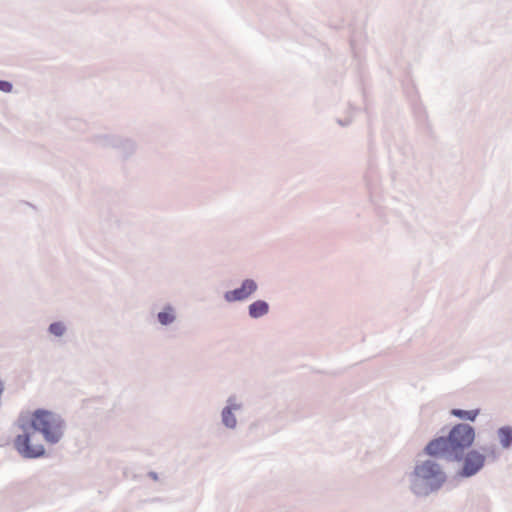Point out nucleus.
<instances>
[{
    "label": "nucleus",
    "instance_id": "obj_1",
    "mask_svg": "<svg viewBox=\"0 0 512 512\" xmlns=\"http://www.w3.org/2000/svg\"><path fill=\"white\" fill-rule=\"evenodd\" d=\"M475 429L467 423L454 425L447 436H440L429 441L424 452L436 459L460 462L464 452L469 450L475 440Z\"/></svg>",
    "mask_w": 512,
    "mask_h": 512
},
{
    "label": "nucleus",
    "instance_id": "obj_2",
    "mask_svg": "<svg viewBox=\"0 0 512 512\" xmlns=\"http://www.w3.org/2000/svg\"><path fill=\"white\" fill-rule=\"evenodd\" d=\"M405 477L408 490L417 498L438 493L447 481L444 467L431 458L416 460Z\"/></svg>",
    "mask_w": 512,
    "mask_h": 512
},
{
    "label": "nucleus",
    "instance_id": "obj_3",
    "mask_svg": "<svg viewBox=\"0 0 512 512\" xmlns=\"http://www.w3.org/2000/svg\"><path fill=\"white\" fill-rule=\"evenodd\" d=\"M30 427L33 432L40 434L49 445H56L62 441L67 430L64 417L52 410L36 409L30 418Z\"/></svg>",
    "mask_w": 512,
    "mask_h": 512
},
{
    "label": "nucleus",
    "instance_id": "obj_4",
    "mask_svg": "<svg viewBox=\"0 0 512 512\" xmlns=\"http://www.w3.org/2000/svg\"><path fill=\"white\" fill-rule=\"evenodd\" d=\"M497 456V446L494 443L481 446L480 449H469L464 452L460 461L463 464L457 475L461 478H471L484 468L487 457L497 458Z\"/></svg>",
    "mask_w": 512,
    "mask_h": 512
},
{
    "label": "nucleus",
    "instance_id": "obj_5",
    "mask_svg": "<svg viewBox=\"0 0 512 512\" xmlns=\"http://www.w3.org/2000/svg\"><path fill=\"white\" fill-rule=\"evenodd\" d=\"M245 411V402L241 396L230 394L226 397L220 411V426L228 432H236L240 427V416Z\"/></svg>",
    "mask_w": 512,
    "mask_h": 512
},
{
    "label": "nucleus",
    "instance_id": "obj_6",
    "mask_svg": "<svg viewBox=\"0 0 512 512\" xmlns=\"http://www.w3.org/2000/svg\"><path fill=\"white\" fill-rule=\"evenodd\" d=\"M22 433L18 434L14 441V449L24 459H39L45 456L46 449L40 442L33 440V432L29 431L25 424H20Z\"/></svg>",
    "mask_w": 512,
    "mask_h": 512
},
{
    "label": "nucleus",
    "instance_id": "obj_7",
    "mask_svg": "<svg viewBox=\"0 0 512 512\" xmlns=\"http://www.w3.org/2000/svg\"><path fill=\"white\" fill-rule=\"evenodd\" d=\"M258 290V284L254 279L246 278L241 285L224 293V300L228 303L244 302Z\"/></svg>",
    "mask_w": 512,
    "mask_h": 512
},
{
    "label": "nucleus",
    "instance_id": "obj_8",
    "mask_svg": "<svg viewBox=\"0 0 512 512\" xmlns=\"http://www.w3.org/2000/svg\"><path fill=\"white\" fill-rule=\"evenodd\" d=\"M47 334L53 343H64L69 334L68 323L63 320L51 322L47 327Z\"/></svg>",
    "mask_w": 512,
    "mask_h": 512
},
{
    "label": "nucleus",
    "instance_id": "obj_9",
    "mask_svg": "<svg viewBox=\"0 0 512 512\" xmlns=\"http://www.w3.org/2000/svg\"><path fill=\"white\" fill-rule=\"evenodd\" d=\"M115 151L123 158L128 159L137 151V143L134 139L118 135Z\"/></svg>",
    "mask_w": 512,
    "mask_h": 512
},
{
    "label": "nucleus",
    "instance_id": "obj_10",
    "mask_svg": "<svg viewBox=\"0 0 512 512\" xmlns=\"http://www.w3.org/2000/svg\"><path fill=\"white\" fill-rule=\"evenodd\" d=\"M119 134L100 132L92 135L91 143L101 149L115 150L116 142Z\"/></svg>",
    "mask_w": 512,
    "mask_h": 512
},
{
    "label": "nucleus",
    "instance_id": "obj_11",
    "mask_svg": "<svg viewBox=\"0 0 512 512\" xmlns=\"http://www.w3.org/2000/svg\"><path fill=\"white\" fill-rule=\"evenodd\" d=\"M177 318V309L171 304H165L156 315L157 322L163 327L173 325Z\"/></svg>",
    "mask_w": 512,
    "mask_h": 512
},
{
    "label": "nucleus",
    "instance_id": "obj_12",
    "mask_svg": "<svg viewBox=\"0 0 512 512\" xmlns=\"http://www.w3.org/2000/svg\"><path fill=\"white\" fill-rule=\"evenodd\" d=\"M247 310L251 319H260L269 313L270 306L267 301L258 299L250 303L247 307Z\"/></svg>",
    "mask_w": 512,
    "mask_h": 512
},
{
    "label": "nucleus",
    "instance_id": "obj_13",
    "mask_svg": "<svg viewBox=\"0 0 512 512\" xmlns=\"http://www.w3.org/2000/svg\"><path fill=\"white\" fill-rule=\"evenodd\" d=\"M497 437L503 449H509L512 445V427L502 426L497 430Z\"/></svg>",
    "mask_w": 512,
    "mask_h": 512
},
{
    "label": "nucleus",
    "instance_id": "obj_14",
    "mask_svg": "<svg viewBox=\"0 0 512 512\" xmlns=\"http://www.w3.org/2000/svg\"><path fill=\"white\" fill-rule=\"evenodd\" d=\"M480 410L479 409H473V410H463L459 408H455L451 410V415L454 417H457L461 420L474 422L479 415Z\"/></svg>",
    "mask_w": 512,
    "mask_h": 512
},
{
    "label": "nucleus",
    "instance_id": "obj_15",
    "mask_svg": "<svg viewBox=\"0 0 512 512\" xmlns=\"http://www.w3.org/2000/svg\"><path fill=\"white\" fill-rule=\"evenodd\" d=\"M13 90V84L6 80H0V91L4 93H11Z\"/></svg>",
    "mask_w": 512,
    "mask_h": 512
},
{
    "label": "nucleus",
    "instance_id": "obj_16",
    "mask_svg": "<svg viewBox=\"0 0 512 512\" xmlns=\"http://www.w3.org/2000/svg\"><path fill=\"white\" fill-rule=\"evenodd\" d=\"M149 476H150L153 480H155V481H156V480H158V475H157V473H156V472H153V471L149 472Z\"/></svg>",
    "mask_w": 512,
    "mask_h": 512
}]
</instances>
